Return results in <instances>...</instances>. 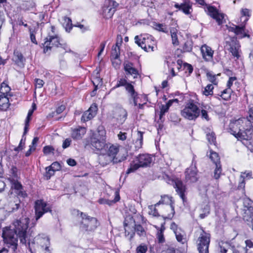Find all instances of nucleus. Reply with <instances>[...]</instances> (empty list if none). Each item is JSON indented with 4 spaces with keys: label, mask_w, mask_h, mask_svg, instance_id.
Instances as JSON below:
<instances>
[{
    "label": "nucleus",
    "mask_w": 253,
    "mask_h": 253,
    "mask_svg": "<svg viewBox=\"0 0 253 253\" xmlns=\"http://www.w3.org/2000/svg\"><path fill=\"white\" fill-rule=\"evenodd\" d=\"M119 6V3L114 0H105V4L102 7V14L104 18H111Z\"/></svg>",
    "instance_id": "nucleus-11"
},
{
    "label": "nucleus",
    "mask_w": 253,
    "mask_h": 253,
    "mask_svg": "<svg viewBox=\"0 0 253 253\" xmlns=\"http://www.w3.org/2000/svg\"><path fill=\"white\" fill-rule=\"evenodd\" d=\"M200 113L199 108L194 104L193 100H191L181 111V115L189 120H195L199 116Z\"/></svg>",
    "instance_id": "nucleus-6"
},
{
    "label": "nucleus",
    "mask_w": 253,
    "mask_h": 253,
    "mask_svg": "<svg viewBox=\"0 0 253 253\" xmlns=\"http://www.w3.org/2000/svg\"><path fill=\"white\" fill-rule=\"evenodd\" d=\"M65 23H66V25L64 26L65 27V30L67 32H70V31L71 30L73 27V25L72 24V20L71 19L67 17H65L64 18Z\"/></svg>",
    "instance_id": "nucleus-43"
},
{
    "label": "nucleus",
    "mask_w": 253,
    "mask_h": 253,
    "mask_svg": "<svg viewBox=\"0 0 253 253\" xmlns=\"http://www.w3.org/2000/svg\"><path fill=\"white\" fill-rule=\"evenodd\" d=\"M86 133V129L84 127L79 126L72 130L71 137L74 140H80L82 138Z\"/></svg>",
    "instance_id": "nucleus-29"
},
{
    "label": "nucleus",
    "mask_w": 253,
    "mask_h": 253,
    "mask_svg": "<svg viewBox=\"0 0 253 253\" xmlns=\"http://www.w3.org/2000/svg\"><path fill=\"white\" fill-rule=\"evenodd\" d=\"M169 108L165 105H162L160 108V120H162L163 116L169 111Z\"/></svg>",
    "instance_id": "nucleus-57"
},
{
    "label": "nucleus",
    "mask_w": 253,
    "mask_h": 253,
    "mask_svg": "<svg viewBox=\"0 0 253 253\" xmlns=\"http://www.w3.org/2000/svg\"><path fill=\"white\" fill-rule=\"evenodd\" d=\"M54 148L51 146H45L43 148V152L45 155H48L51 153H53Z\"/></svg>",
    "instance_id": "nucleus-56"
},
{
    "label": "nucleus",
    "mask_w": 253,
    "mask_h": 253,
    "mask_svg": "<svg viewBox=\"0 0 253 253\" xmlns=\"http://www.w3.org/2000/svg\"><path fill=\"white\" fill-rule=\"evenodd\" d=\"M201 51L206 61H209L212 59L213 51L210 47L204 44L201 47Z\"/></svg>",
    "instance_id": "nucleus-28"
},
{
    "label": "nucleus",
    "mask_w": 253,
    "mask_h": 253,
    "mask_svg": "<svg viewBox=\"0 0 253 253\" xmlns=\"http://www.w3.org/2000/svg\"><path fill=\"white\" fill-rule=\"evenodd\" d=\"M29 218L22 216L14 221L12 226H7L2 230L1 237H31L34 235L33 229L28 228Z\"/></svg>",
    "instance_id": "nucleus-1"
},
{
    "label": "nucleus",
    "mask_w": 253,
    "mask_h": 253,
    "mask_svg": "<svg viewBox=\"0 0 253 253\" xmlns=\"http://www.w3.org/2000/svg\"><path fill=\"white\" fill-rule=\"evenodd\" d=\"M207 77L208 80L213 84L216 85L217 84V81L215 74H213L212 72H208L207 73Z\"/></svg>",
    "instance_id": "nucleus-45"
},
{
    "label": "nucleus",
    "mask_w": 253,
    "mask_h": 253,
    "mask_svg": "<svg viewBox=\"0 0 253 253\" xmlns=\"http://www.w3.org/2000/svg\"><path fill=\"white\" fill-rule=\"evenodd\" d=\"M163 178L167 183L173 185L177 193L182 200L183 203H186L187 201L186 196L187 188L182 181L174 176H169L165 173L163 175Z\"/></svg>",
    "instance_id": "nucleus-4"
},
{
    "label": "nucleus",
    "mask_w": 253,
    "mask_h": 253,
    "mask_svg": "<svg viewBox=\"0 0 253 253\" xmlns=\"http://www.w3.org/2000/svg\"><path fill=\"white\" fill-rule=\"evenodd\" d=\"M135 221L132 216H128L125 218L124 225L125 230V235L129 237H133L134 235L133 230H131V227L133 228L135 225Z\"/></svg>",
    "instance_id": "nucleus-18"
},
{
    "label": "nucleus",
    "mask_w": 253,
    "mask_h": 253,
    "mask_svg": "<svg viewBox=\"0 0 253 253\" xmlns=\"http://www.w3.org/2000/svg\"><path fill=\"white\" fill-rule=\"evenodd\" d=\"M240 178L242 179L241 181L240 182L239 185L238 186V189H242V190L245 191V182L244 180V177L241 175L240 176Z\"/></svg>",
    "instance_id": "nucleus-61"
},
{
    "label": "nucleus",
    "mask_w": 253,
    "mask_h": 253,
    "mask_svg": "<svg viewBox=\"0 0 253 253\" xmlns=\"http://www.w3.org/2000/svg\"><path fill=\"white\" fill-rule=\"evenodd\" d=\"M225 46L234 58H236V59H239L241 52L240 45L236 37L229 36L227 37L225 39Z\"/></svg>",
    "instance_id": "nucleus-8"
},
{
    "label": "nucleus",
    "mask_w": 253,
    "mask_h": 253,
    "mask_svg": "<svg viewBox=\"0 0 253 253\" xmlns=\"http://www.w3.org/2000/svg\"><path fill=\"white\" fill-rule=\"evenodd\" d=\"M98 161L99 164L103 167L111 163H112L113 164H117V162H115V159H114L106 153H104V151L101 152V154L99 155Z\"/></svg>",
    "instance_id": "nucleus-26"
},
{
    "label": "nucleus",
    "mask_w": 253,
    "mask_h": 253,
    "mask_svg": "<svg viewBox=\"0 0 253 253\" xmlns=\"http://www.w3.org/2000/svg\"><path fill=\"white\" fill-rule=\"evenodd\" d=\"M143 133V132L137 131V137L135 142L138 144L137 147H141L142 145Z\"/></svg>",
    "instance_id": "nucleus-49"
},
{
    "label": "nucleus",
    "mask_w": 253,
    "mask_h": 253,
    "mask_svg": "<svg viewBox=\"0 0 253 253\" xmlns=\"http://www.w3.org/2000/svg\"><path fill=\"white\" fill-rule=\"evenodd\" d=\"M196 163L193 159L190 167L187 168L185 171V179L189 182H196L198 180V170L196 167Z\"/></svg>",
    "instance_id": "nucleus-16"
},
{
    "label": "nucleus",
    "mask_w": 253,
    "mask_h": 253,
    "mask_svg": "<svg viewBox=\"0 0 253 253\" xmlns=\"http://www.w3.org/2000/svg\"><path fill=\"white\" fill-rule=\"evenodd\" d=\"M207 138L211 144H215L216 137L214 132H211V133H208L207 134Z\"/></svg>",
    "instance_id": "nucleus-50"
},
{
    "label": "nucleus",
    "mask_w": 253,
    "mask_h": 253,
    "mask_svg": "<svg viewBox=\"0 0 253 253\" xmlns=\"http://www.w3.org/2000/svg\"><path fill=\"white\" fill-rule=\"evenodd\" d=\"M120 199V195L119 194H117L115 198L112 201H110L107 199H101L99 200V203L101 204H107L109 205H111L113 203H115L119 201Z\"/></svg>",
    "instance_id": "nucleus-36"
},
{
    "label": "nucleus",
    "mask_w": 253,
    "mask_h": 253,
    "mask_svg": "<svg viewBox=\"0 0 253 253\" xmlns=\"http://www.w3.org/2000/svg\"><path fill=\"white\" fill-rule=\"evenodd\" d=\"M126 89L129 93L131 98H134L138 95L137 93L135 91L134 86L130 83L126 84Z\"/></svg>",
    "instance_id": "nucleus-37"
},
{
    "label": "nucleus",
    "mask_w": 253,
    "mask_h": 253,
    "mask_svg": "<svg viewBox=\"0 0 253 253\" xmlns=\"http://www.w3.org/2000/svg\"><path fill=\"white\" fill-rule=\"evenodd\" d=\"M195 234L197 237H210V234L206 233L202 228L198 229L196 230Z\"/></svg>",
    "instance_id": "nucleus-44"
},
{
    "label": "nucleus",
    "mask_w": 253,
    "mask_h": 253,
    "mask_svg": "<svg viewBox=\"0 0 253 253\" xmlns=\"http://www.w3.org/2000/svg\"><path fill=\"white\" fill-rule=\"evenodd\" d=\"M104 152H107L106 154L109 156L115 159V162L121 163L125 160L126 158V155L125 153H122L121 156V152H119V147L117 146L112 145L109 146L108 144V148Z\"/></svg>",
    "instance_id": "nucleus-12"
},
{
    "label": "nucleus",
    "mask_w": 253,
    "mask_h": 253,
    "mask_svg": "<svg viewBox=\"0 0 253 253\" xmlns=\"http://www.w3.org/2000/svg\"><path fill=\"white\" fill-rule=\"evenodd\" d=\"M14 55L15 58L16 63L20 67L24 66L25 59L22 54L18 51H14Z\"/></svg>",
    "instance_id": "nucleus-32"
},
{
    "label": "nucleus",
    "mask_w": 253,
    "mask_h": 253,
    "mask_svg": "<svg viewBox=\"0 0 253 253\" xmlns=\"http://www.w3.org/2000/svg\"><path fill=\"white\" fill-rule=\"evenodd\" d=\"M154 26L155 29L158 31L163 32L164 33L168 32L166 26L162 24L155 23L154 24Z\"/></svg>",
    "instance_id": "nucleus-52"
},
{
    "label": "nucleus",
    "mask_w": 253,
    "mask_h": 253,
    "mask_svg": "<svg viewBox=\"0 0 253 253\" xmlns=\"http://www.w3.org/2000/svg\"><path fill=\"white\" fill-rule=\"evenodd\" d=\"M193 43L191 40H187L184 43L183 49L185 52H190L192 50Z\"/></svg>",
    "instance_id": "nucleus-47"
},
{
    "label": "nucleus",
    "mask_w": 253,
    "mask_h": 253,
    "mask_svg": "<svg viewBox=\"0 0 253 253\" xmlns=\"http://www.w3.org/2000/svg\"><path fill=\"white\" fill-rule=\"evenodd\" d=\"M31 121V117L27 116L25 122V126L24 129V134H26L28 130H29V123Z\"/></svg>",
    "instance_id": "nucleus-59"
},
{
    "label": "nucleus",
    "mask_w": 253,
    "mask_h": 253,
    "mask_svg": "<svg viewBox=\"0 0 253 253\" xmlns=\"http://www.w3.org/2000/svg\"><path fill=\"white\" fill-rule=\"evenodd\" d=\"M232 92L231 88H226L221 91L220 93L218 94V95L220 96L222 99L227 101L230 99Z\"/></svg>",
    "instance_id": "nucleus-34"
},
{
    "label": "nucleus",
    "mask_w": 253,
    "mask_h": 253,
    "mask_svg": "<svg viewBox=\"0 0 253 253\" xmlns=\"http://www.w3.org/2000/svg\"><path fill=\"white\" fill-rule=\"evenodd\" d=\"M135 42L144 51L147 50V45L155 43L154 38L149 35H145L140 36H136L134 38Z\"/></svg>",
    "instance_id": "nucleus-14"
},
{
    "label": "nucleus",
    "mask_w": 253,
    "mask_h": 253,
    "mask_svg": "<svg viewBox=\"0 0 253 253\" xmlns=\"http://www.w3.org/2000/svg\"><path fill=\"white\" fill-rule=\"evenodd\" d=\"M229 126L231 133L238 139L249 140L252 138V125L246 118L231 121Z\"/></svg>",
    "instance_id": "nucleus-2"
},
{
    "label": "nucleus",
    "mask_w": 253,
    "mask_h": 253,
    "mask_svg": "<svg viewBox=\"0 0 253 253\" xmlns=\"http://www.w3.org/2000/svg\"><path fill=\"white\" fill-rule=\"evenodd\" d=\"M46 173L45 174V176L46 178V179H49L51 176L54 174L55 171L51 168H50V166L47 167L45 168Z\"/></svg>",
    "instance_id": "nucleus-53"
},
{
    "label": "nucleus",
    "mask_w": 253,
    "mask_h": 253,
    "mask_svg": "<svg viewBox=\"0 0 253 253\" xmlns=\"http://www.w3.org/2000/svg\"><path fill=\"white\" fill-rule=\"evenodd\" d=\"M215 165V169L214 170V177L216 179H218L221 174L222 168L220 163H217Z\"/></svg>",
    "instance_id": "nucleus-40"
},
{
    "label": "nucleus",
    "mask_w": 253,
    "mask_h": 253,
    "mask_svg": "<svg viewBox=\"0 0 253 253\" xmlns=\"http://www.w3.org/2000/svg\"><path fill=\"white\" fill-rule=\"evenodd\" d=\"M169 202H170V207L169 208L170 209L171 213L169 214L167 216L164 217V218L165 219H171L173 217L175 212L174 206H173V204L171 203V201L169 196H164L163 197H162L161 200L158 203L155 204V206H158L161 204H168Z\"/></svg>",
    "instance_id": "nucleus-24"
},
{
    "label": "nucleus",
    "mask_w": 253,
    "mask_h": 253,
    "mask_svg": "<svg viewBox=\"0 0 253 253\" xmlns=\"http://www.w3.org/2000/svg\"><path fill=\"white\" fill-rule=\"evenodd\" d=\"M93 85L95 86L94 90H96L97 89V86L100 85H101L102 84V79L100 78H95L94 79V81H92Z\"/></svg>",
    "instance_id": "nucleus-58"
},
{
    "label": "nucleus",
    "mask_w": 253,
    "mask_h": 253,
    "mask_svg": "<svg viewBox=\"0 0 253 253\" xmlns=\"http://www.w3.org/2000/svg\"><path fill=\"white\" fill-rule=\"evenodd\" d=\"M140 167H141V166H140L138 162V163H134V162H132L130 164V167L126 171V174H128L131 172H133Z\"/></svg>",
    "instance_id": "nucleus-38"
},
{
    "label": "nucleus",
    "mask_w": 253,
    "mask_h": 253,
    "mask_svg": "<svg viewBox=\"0 0 253 253\" xmlns=\"http://www.w3.org/2000/svg\"><path fill=\"white\" fill-rule=\"evenodd\" d=\"M244 213L243 219L245 221H250L253 217V201L250 198L246 197L243 199Z\"/></svg>",
    "instance_id": "nucleus-13"
},
{
    "label": "nucleus",
    "mask_w": 253,
    "mask_h": 253,
    "mask_svg": "<svg viewBox=\"0 0 253 253\" xmlns=\"http://www.w3.org/2000/svg\"><path fill=\"white\" fill-rule=\"evenodd\" d=\"M213 86L211 84H208L203 91V94L206 96L213 94Z\"/></svg>",
    "instance_id": "nucleus-46"
},
{
    "label": "nucleus",
    "mask_w": 253,
    "mask_h": 253,
    "mask_svg": "<svg viewBox=\"0 0 253 253\" xmlns=\"http://www.w3.org/2000/svg\"><path fill=\"white\" fill-rule=\"evenodd\" d=\"M97 107L96 105H92L90 108L84 113L81 118L83 122H86L92 119L96 114Z\"/></svg>",
    "instance_id": "nucleus-22"
},
{
    "label": "nucleus",
    "mask_w": 253,
    "mask_h": 253,
    "mask_svg": "<svg viewBox=\"0 0 253 253\" xmlns=\"http://www.w3.org/2000/svg\"><path fill=\"white\" fill-rule=\"evenodd\" d=\"M124 69L126 74L130 75L133 76V78H136L138 75V70L133 67L132 63L127 61L124 64Z\"/></svg>",
    "instance_id": "nucleus-27"
},
{
    "label": "nucleus",
    "mask_w": 253,
    "mask_h": 253,
    "mask_svg": "<svg viewBox=\"0 0 253 253\" xmlns=\"http://www.w3.org/2000/svg\"><path fill=\"white\" fill-rule=\"evenodd\" d=\"M12 184V188H13L17 191L16 192L18 196L25 197L27 196L26 193L23 190L22 184L17 180V179L9 178Z\"/></svg>",
    "instance_id": "nucleus-23"
},
{
    "label": "nucleus",
    "mask_w": 253,
    "mask_h": 253,
    "mask_svg": "<svg viewBox=\"0 0 253 253\" xmlns=\"http://www.w3.org/2000/svg\"><path fill=\"white\" fill-rule=\"evenodd\" d=\"M10 90V88L7 84L3 82L1 84L0 91L2 93L1 94L5 95V94H6L8 92H9Z\"/></svg>",
    "instance_id": "nucleus-48"
},
{
    "label": "nucleus",
    "mask_w": 253,
    "mask_h": 253,
    "mask_svg": "<svg viewBox=\"0 0 253 253\" xmlns=\"http://www.w3.org/2000/svg\"><path fill=\"white\" fill-rule=\"evenodd\" d=\"M167 253H184V252H182L178 249H174L173 248H169L167 251Z\"/></svg>",
    "instance_id": "nucleus-64"
},
{
    "label": "nucleus",
    "mask_w": 253,
    "mask_h": 253,
    "mask_svg": "<svg viewBox=\"0 0 253 253\" xmlns=\"http://www.w3.org/2000/svg\"><path fill=\"white\" fill-rule=\"evenodd\" d=\"M208 14L212 18L215 19L218 25L222 24V20L224 18V14L219 13L217 8L212 6L207 7Z\"/></svg>",
    "instance_id": "nucleus-19"
},
{
    "label": "nucleus",
    "mask_w": 253,
    "mask_h": 253,
    "mask_svg": "<svg viewBox=\"0 0 253 253\" xmlns=\"http://www.w3.org/2000/svg\"><path fill=\"white\" fill-rule=\"evenodd\" d=\"M210 243V238H199L197 241V247L199 253H209Z\"/></svg>",
    "instance_id": "nucleus-20"
},
{
    "label": "nucleus",
    "mask_w": 253,
    "mask_h": 253,
    "mask_svg": "<svg viewBox=\"0 0 253 253\" xmlns=\"http://www.w3.org/2000/svg\"><path fill=\"white\" fill-rule=\"evenodd\" d=\"M174 7L186 15L190 14L193 11L192 3L188 0H186L180 4L176 3L174 4Z\"/></svg>",
    "instance_id": "nucleus-21"
},
{
    "label": "nucleus",
    "mask_w": 253,
    "mask_h": 253,
    "mask_svg": "<svg viewBox=\"0 0 253 253\" xmlns=\"http://www.w3.org/2000/svg\"><path fill=\"white\" fill-rule=\"evenodd\" d=\"M10 172L12 177V178L17 179L19 177V173H18L17 168L15 166H12L11 167Z\"/></svg>",
    "instance_id": "nucleus-51"
},
{
    "label": "nucleus",
    "mask_w": 253,
    "mask_h": 253,
    "mask_svg": "<svg viewBox=\"0 0 253 253\" xmlns=\"http://www.w3.org/2000/svg\"><path fill=\"white\" fill-rule=\"evenodd\" d=\"M210 158L215 165L217 164V163H220L218 154L216 152L211 151Z\"/></svg>",
    "instance_id": "nucleus-41"
},
{
    "label": "nucleus",
    "mask_w": 253,
    "mask_h": 253,
    "mask_svg": "<svg viewBox=\"0 0 253 253\" xmlns=\"http://www.w3.org/2000/svg\"><path fill=\"white\" fill-rule=\"evenodd\" d=\"M21 202L17 196H10L4 205V209L8 212L16 211L20 207Z\"/></svg>",
    "instance_id": "nucleus-15"
},
{
    "label": "nucleus",
    "mask_w": 253,
    "mask_h": 253,
    "mask_svg": "<svg viewBox=\"0 0 253 253\" xmlns=\"http://www.w3.org/2000/svg\"><path fill=\"white\" fill-rule=\"evenodd\" d=\"M177 30L175 28H171L170 30L171 37L172 39V42L173 45H177L179 44V42L176 34Z\"/></svg>",
    "instance_id": "nucleus-39"
},
{
    "label": "nucleus",
    "mask_w": 253,
    "mask_h": 253,
    "mask_svg": "<svg viewBox=\"0 0 253 253\" xmlns=\"http://www.w3.org/2000/svg\"><path fill=\"white\" fill-rule=\"evenodd\" d=\"M66 107L64 105H61L59 106L56 110L54 112H53V115L56 113V114H60L62 113L65 109Z\"/></svg>",
    "instance_id": "nucleus-63"
},
{
    "label": "nucleus",
    "mask_w": 253,
    "mask_h": 253,
    "mask_svg": "<svg viewBox=\"0 0 253 253\" xmlns=\"http://www.w3.org/2000/svg\"><path fill=\"white\" fill-rule=\"evenodd\" d=\"M147 247L144 244H141L136 248V253H146L147 251Z\"/></svg>",
    "instance_id": "nucleus-54"
},
{
    "label": "nucleus",
    "mask_w": 253,
    "mask_h": 253,
    "mask_svg": "<svg viewBox=\"0 0 253 253\" xmlns=\"http://www.w3.org/2000/svg\"><path fill=\"white\" fill-rule=\"evenodd\" d=\"M43 52L46 53L48 50H51L52 46L61 47L65 50L64 53L71 52V50L68 47L66 43H62L60 42V38L56 35H49L45 39V42L43 43Z\"/></svg>",
    "instance_id": "nucleus-5"
},
{
    "label": "nucleus",
    "mask_w": 253,
    "mask_h": 253,
    "mask_svg": "<svg viewBox=\"0 0 253 253\" xmlns=\"http://www.w3.org/2000/svg\"><path fill=\"white\" fill-rule=\"evenodd\" d=\"M128 84L127 82V81L125 79H121L119 81H118L117 84L114 86L112 89H115L120 86H126V84Z\"/></svg>",
    "instance_id": "nucleus-55"
},
{
    "label": "nucleus",
    "mask_w": 253,
    "mask_h": 253,
    "mask_svg": "<svg viewBox=\"0 0 253 253\" xmlns=\"http://www.w3.org/2000/svg\"><path fill=\"white\" fill-rule=\"evenodd\" d=\"M229 32L234 33L239 38L242 39L245 37H250V35L246 32L245 25L241 26L232 24L231 26H226Z\"/></svg>",
    "instance_id": "nucleus-17"
},
{
    "label": "nucleus",
    "mask_w": 253,
    "mask_h": 253,
    "mask_svg": "<svg viewBox=\"0 0 253 253\" xmlns=\"http://www.w3.org/2000/svg\"><path fill=\"white\" fill-rule=\"evenodd\" d=\"M220 251L219 253H226L228 249L230 248L231 245L227 241H221L218 243Z\"/></svg>",
    "instance_id": "nucleus-33"
},
{
    "label": "nucleus",
    "mask_w": 253,
    "mask_h": 253,
    "mask_svg": "<svg viewBox=\"0 0 253 253\" xmlns=\"http://www.w3.org/2000/svg\"><path fill=\"white\" fill-rule=\"evenodd\" d=\"M252 124L253 123V107L250 108L248 112V115L247 118H246Z\"/></svg>",
    "instance_id": "nucleus-60"
},
{
    "label": "nucleus",
    "mask_w": 253,
    "mask_h": 253,
    "mask_svg": "<svg viewBox=\"0 0 253 253\" xmlns=\"http://www.w3.org/2000/svg\"><path fill=\"white\" fill-rule=\"evenodd\" d=\"M50 168L52 169L55 171L56 170H59L61 168L60 164L57 162H53L50 166Z\"/></svg>",
    "instance_id": "nucleus-62"
},
{
    "label": "nucleus",
    "mask_w": 253,
    "mask_h": 253,
    "mask_svg": "<svg viewBox=\"0 0 253 253\" xmlns=\"http://www.w3.org/2000/svg\"><path fill=\"white\" fill-rule=\"evenodd\" d=\"M10 104L9 98L5 95H0V110L6 111Z\"/></svg>",
    "instance_id": "nucleus-31"
},
{
    "label": "nucleus",
    "mask_w": 253,
    "mask_h": 253,
    "mask_svg": "<svg viewBox=\"0 0 253 253\" xmlns=\"http://www.w3.org/2000/svg\"><path fill=\"white\" fill-rule=\"evenodd\" d=\"M6 247L11 248L13 252H15L17 248L18 238H3Z\"/></svg>",
    "instance_id": "nucleus-30"
},
{
    "label": "nucleus",
    "mask_w": 253,
    "mask_h": 253,
    "mask_svg": "<svg viewBox=\"0 0 253 253\" xmlns=\"http://www.w3.org/2000/svg\"><path fill=\"white\" fill-rule=\"evenodd\" d=\"M35 218L37 221L45 213L51 212V207L49 204L42 200H37L35 203Z\"/></svg>",
    "instance_id": "nucleus-9"
},
{
    "label": "nucleus",
    "mask_w": 253,
    "mask_h": 253,
    "mask_svg": "<svg viewBox=\"0 0 253 253\" xmlns=\"http://www.w3.org/2000/svg\"><path fill=\"white\" fill-rule=\"evenodd\" d=\"M89 143L92 149L97 151L103 152L108 148V144L105 143L102 136L99 132L93 133L90 137Z\"/></svg>",
    "instance_id": "nucleus-7"
},
{
    "label": "nucleus",
    "mask_w": 253,
    "mask_h": 253,
    "mask_svg": "<svg viewBox=\"0 0 253 253\" xmlns=\"http://www.w3.org/2000/svg\"><path fill=\"white\" fill-rule=\"evenodd\" d=\"M136 160L142 168L148 167L152 161V158L148 154H140L136 157Z\"/></svg>",
    "instance_id": "nucleus-25"
},
{
    "label": "nucleus",
    "mask_w": 253,
    "mask_h": 253,
    "mask_svg": "<svg viewBox=\"0 0 253 253\" xmlns=\"http://www.w3.org/2000/svg\"><path fill=\"white\" fill-rule=\"evenodd\" d=\"M135 227L133 230V232H136L137 235L139 236H146V233L144 228L140 224L136 225L135 224Z\"/></svg>",
    "instance_id": "nucleus-35"
},
{
    "label": "nucleus",
    "mask_w": 253,
    "mask_h": 253,
    "mask_svg": "<svg viewBox=\"0 0 253 253\" xmlns=\"http://www.w3.org/2000/svg\"><path fill=\"white\" fill-rule=\"evenodd\" d=\"M74 211L78 219V223L77 225L81 232L89 234L93 232L100 225V222L96 217L89 216L86 213L79 210Z\"/></svg>",
    "instance_id": "nucleus-3"
},
{
    "label": "nucleus",
    "mask_w": 253,
    "mask_h": 253,
    "mask_svg": "<svg viewBox=\"0 0 253 253\" xmlns=\"http://www.w3.org/2000/svg\"><path fill=\"white\" fill-rule=\"evenodd\" d=\"M127 116V113L125 109L117 108L113 111L111 121L114 125H122L126 120Z\"/></svg>",
    "instance_id": "nucleus-10"
},
{
    "label": "nucleus",
    "mask_w": 253,
    "mask_h": 253,
    "mask_svg": "<svg viewBox=\"0 0 253 253\" xmlns=\"http://www.w3.org/2000/svg\"><path fill=\"white\" fill-rule=\"evenodd\" d=\"M120 55V47H115L113 46L112 52H111V56L114 59H118Z\"/></svg>",
    "instance_id": "nucleus-42"
}]
</instances>
